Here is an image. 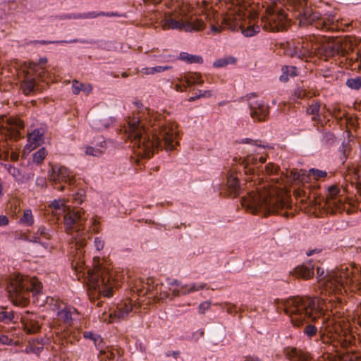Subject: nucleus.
Wrapping results in <instances>:
<instances>
[{
  "label": "nucleus",
  "mask_w": 361,
  "mask_h": 361,
  "mask_svg": "<svg viewBox=\"0 0 361 361\" xmlns=\"http://www.w3.org/2000/svg\"><path fill=\"white\" fill-rule=\"evenodd\" d=\"M317 278L321 286L319 298L293 297L282 300L281 305L294 326H299L308 319L314 321L322 317L321 328L330 337L336 338L341 335L343 326L333 307L343 304L348 290L356 292L361 289V268L350 264L325 273L323 268L318 267Z\"/></svg>",
  "instance_id": "f257e3e1"
},
{
  "label": "nucleus",
  "mask_w": 361,
  "mask_h": 361,
  "mask_svg": "<svg viewBox=\"0 0 361 361\" xmlns=\"http://www.w3.org/2000/svg\"><path fill=\"white\" fill-rule=\"evenodd\" d=\"M125 132L135 152L142 157L149 158L159 147L161 140H164L167 151L173 150L178 145V133L173 125H162L160 130L154 128L148 133L140 117H133L128 121Z\"/></svg>",
  "instance_id": "f03ea898"
},
{
  "label": "nucleus",
  "mask_w": 361,
  "mask_h": 361,
  "mask_svg": "<svg viewBox=\"0 0 361 361\" xmlns=\"http://www.w3.org/2000/svg\"><path fill=\"white\" fill-rule=\"evenodd\" d=\"M285 195L283 189L276 183H259L243 198L242 205L252 213L275 212L284 206Z\"/></svg>",
  "instance_id": "7ed1b4c3"
},
{
  "label": "nucleus",
  "mask_w": 361,
  "mask_h": 361,
  "mask_svg": "<svg viewBox=\"0 0 361 361\" xmlns=\"http://www.w3.org/2000/svg\"><path fill=\"white\" fill-rule=\"evenodd\" d=\"M342 39L338 37L309 36L294 47L292 56L302 58L318 55L329 58L344 51Z\"/></svg>",
  "instance_id": "20e7f679"
},
{
  "label": "nucleus",
  "mask_w": 361,
  "mask_h": 361,
  "mask_svg": "<svg viewBox=\"0 0 361 361\" xmlns=\"http://www.w3.org/2000/svg\"><path fill=\"white\" fill-rule=\"evenodd\" d=\"M49 207L55 215L65 213L64 226L67 233L71 235L76 250H80L83 248L87 243V236L83 232V226L86 220L85 212L80 209L71 212L69 207L63 199L53 200Z\"/></svg>",
  "instance_id": "39448f33"
},
{
  "label": "nucleus",
  "mask_w": 361,
  "mask_h": 361,
  "mask_svg": "<svg viewBox=\"0 0 361 361\" xmlns=\"http://www.w3.org/2000/svg\"><path fill=\"white\" fill-rule=\"evenodd\" d=\"M87 283L92 295L96 296L102 295L110 298L113 291L118 286V279L116 278L114 271L104 264H99L94 269H87Z\"/></svg>",
  "instance_id": "423d86ee"
},
{
  "label": "nucleus",
  "mask_w": 361,
  "mask_h": 361,
  "mask_svg": "<svg viewBox=\"0 0 361 361\" xmlns=\"http://www.w3.org/2000/svg\"><path fill=\"white\" fill-rule=\"evenodd\" d=\"M42 285L35 278L23 277L16 275L8 286V292L12 302L16 305H25L32 293L33 297L41 296Z\"/></svg>",
  "instance_id": "0eeeda50"
},
{
  "label": "nucleus",
  "mask_w": 361,
  "mask_h": 361,
  "mask_svg": "<svg viewBox=\"0 0 361 361\" xmlns=\"http://www.w3.org/2000/svg\"><path fill=\"white\" fill-rule=\"evenodd\" d=\"M160 24L164 30H180L188 32L203 30L205 27L202 20H192L183 9L166 13Z\"/></svg>",
  "instance_id": "6e6552de"
},
{
  "label": "nucleus",
  "mask_w": 361,
  "mask_h": 361,
  "mask_svg": "<svg viewBox=\"0 0 361 361\" xmlns=\"http://www.w3.org/2000/svg\"><path fill=\"white\" fill-rule=\"evenodd\" d=\"M248 14L245 6L235 5L224 17L222 24L231 30L241 28L244 36L252 37L259 32L260 27L257 25H251L247 28H243V22Z\"/></svg>",
  "instance_id": "1a4fd4ad"
},
{
  "label": "nucleus",
  "mask_w": 361,
  "mask_h": 361,
  "mask_svg": "<svg viewBox=\"0 0 361 361\" xmlns=\"http://www.w3.org/2000/svg\"><path fill=\"white\" fill-rule=\"evenodd\" d=\"M291 6L299 12L300 25L312 24L315 20H319L317 27H326L334 21L333 18H322L317 12H314L312 8L307 6V0H288Z\"/></svg>",
  "instance_id": "9d476101"
},
{
  "label": "nucleus",
  "mask_w": 361,
  "mask_h": 361,
  "mask_svg": "<svg viewBox=\"0 0 361 361\" xmlns=\"http://www.w3.org/2000/svg\"><path fill=\"white\" fill-rule=\"evenodd\" d=\"M264 29L272 32L279 31L286 27L288 23L285 12L278 6L267 8V16L262 18Z\"/></svg>",
  "instance_id": "9b49d317"
},
{
  "label": "nucleus",
  "mask_w": 361,
  "mask_h": 361,
  "mask_svg": "<svg viewBox=\"0 0 361 361\" xmlns=\"http://www.w3.org/2000/svg\"><path fill=\"white\" fill-rule=\"evenodd\" d=\"M49 176L50 180L59 190L64 189L63 184L70 185L74 178L73 172L68 168L59 165L51 167L49 172Z\"/></svg>",
  "instance_id": "f8f14e48"
},
{
  "label": "nucleus",
  "mask_w": 361,
  "mask_h": 361,
  "mask_svg": "<svg viewBox=\"0 0 361 361\" xmlns=\"http://www.w3.org/2000/svg\"><path fill=\"white\" fill-rule=\"evenodd\" d=\"M135 307V303L128 298L121 301L116 307L114 313L111 312L108 315L103 314L102 320L108 323L114 322L116 320L123 319L128 317L129 313Z\"/></svg>",
  "instance_id": "ddd939ff"
},
{
  "label": "nucleus",
  "mask_w": 361,
  "mask_h": 361,
  "mask_svg": "<svg viewBox=\"0 0 361 361\" xmlns=\"http://www.w3.org/2000/svg\"><path fill=\"white\" fill-rule=\"evenodd\" d=\"M250 115L254 120L259 121H264L269 114V106L262 100L250 99L249 103Z\"/></svg>",
  "instance_id": "4468645a"
},
{
  "label": "nucleus",
  "mask_w": 361,
  "mask_h": 361,
  "mask_svg": "<svg viewBox=\"0 0 361 361\" xmlns=\"http://www.w3.org/2000/svg\"><path fill=\"white\" fill-rule=\"evenodd\" d=\"M107 148V142L103 137H98L94 139L91 145H84L81 149L86 156L100 157Z\"/></svg>",
  "instance_id": "2eb2a0df"
},
{
  "label": "nucleus",
  "mask_w": 361,
  "mask_h": 361,
  "mask_svg": "<svg viewBox=\"0 0 361 361\" xmlns=\"http://www.w3.org/2000/svg\"><path fill=\"white\" fill-rule=\"evenodd\" d=\"M44 130L43 128L35 129L27 135V142L23 149L24 154H28L43 142V135Z\"/></svg>",
  "instance_id": "dca6fc26"
},
{
  "label": "nucleus",
  "mask_w": 361,
  "mask_h": 361,
  "mask_svg": "<svg viewBox=\"0 0 361 361\" xmlns=\"http://www.w3.org/2000/svg\"><path fill=\"white\" fill-rule=\"evenodd\" d=\"M51 230L44 226H41L38 228L37 231L33 234L30 241L41 245L44 248L48 249L49 242L51 238Z\"/></svg>",
  "instance_id": "f3484780"
},
{
  "label": "nucleus",
  "mask_w": 361,
  "mask_h": 361,
  "mask_svg": "<svg viewBox=\"0 0 361 361\" xmlns=\"http://www.w3.org/2000/svg\"><path fill=\"white\" fill-rule=\"evenodd\" d=\"M77 314L76 309L73 307L61 305L57 307L56 316L58 320L62 321L68 326L71 325L73 320Z\"/></svg>",
  "instance_id": "a211bd4d"
},
{
  "label": "nucleus",
  "mask_w": 361,
  "mask_h": 361,
  "mask_svg": "<svg viewBox=\"0 0 361 361\" xmlns=\"http://www.w3.org/2000/svg\"><path fill=\"white\" fill-rule=\"evenodd\" d=\"M338 193L339 190L336 186L329 188L326 200V205L328 207L335 209H340L341 208L343 200Z\"/></svg>",
  "instance_id": "6ab92c4d"
},
{
  "label": "nucleus",
  "mask_w": 361,
  "mask_h": 361,
  "mask_svg": "<svg viewBox=\"0 0 361 361\" xmlns=\"http://www.w3.org/2000/svg\"><path fill=\"white\" fill-rule=\"evenodd\" d=\"M24 128L23 121L18 118L0 117V129H6L8 131H18Z\"/></svg>",
  "instance_id": "aec40b11"
},
{
  "label": "nucleus",
  "mask_w": 361,
  "mask_h": 361,
  "mask_svg": "<svg viewBox=\"0 0 361 361\" xmlns=\"http://www.w3.org/2000/svg\"><path fill=\"white\" fill-rule=\"evenodd\" d=\"M202 22L204 24V30L207 27V25L209 27V30L207 32L208 35H216L220 33L223 27L219 24V18L215 14H207L206 16V23H204L202 20Z\"/></svg>",
  "instance_id": "412c9836"
},
{
  "label": "nucleus",
  "mask_w": 361,
  "mask_h": 361,
  "mask_svg": "<svg viewBox=\"0 0 361 361\" xmlns=\"http://www.w3.org/2000/svg\"><path fill=\"white\" fill-rule=\"evenodd\" d=\"M309 175H312L316 180L326 177L327 173L325 171L319 169H310L308 171V175L306 174L305 171H300L297 175L294 176V178L302 182H307L310 179Z\"/></svg>",
  "instance_id": "4be33fe9"
},
{
  "label": "nucleus",
  "mask_w": 361,
  "mask_h": 361,
  "mask_svg": "<svg viewBox=\"0 0 361 361\" xmlns=\"http://www.w3.org/2000/svg\"><path fill=\"white\" fill-rule=\"evenodd\" d=\"M286 355L290 361H309L310 355L301 350L295 348L286 349Z\"/></svg>",
  "instance_id": "5701e85b"
},
{
  "label": "nucleus",
  "mask_w": 361,
  "mask_h": 361,
  "mask_svg": "<svg viewBox=\"0 0 361 361\" xmlns=\"http://www.w3.org/2000/svg\"><path fill=\"white\" fill-rule=\"evenodd\" d=\"M227 188L231 195L236 197L240 194L241 186L239 185L235 173L231 172L227 176Z\"/></svg>",
  "instance_id": "b1692460"
},
{
  "label": "nucleus",
  "mask_w": 361,
  "mask_h": 361,
  "mask_svg": "<svg viewBox=\"0 0 361 361\" xmlns=\"http://www.w3.org/2000/svg\"><path fill=\"white\" fill-rule=\"evenodd\" d=\"M313 274V266L311 264L298 266L294 271V274L297 277H301L305 279L311 278Z\"/></svg>",
  "instance_id": "393cba45"
},
{
  "label": "nucleus",
  "mask_w": 361,
  "mask_h": 361,
  "mask_svg": "<svg viewBox=\"0 0 361 361\" xmlns=\"http://www.w3.org/2000/svg\"><path fill=\"white\" fill-rule=\"evenodd\" d=\"M205 286L206 284L202 283H193L186 285L180 283L181 295H187L198 291L203 289Z\"/></svg>",
  "instance_id": "a878e982"
},
{
  "label": "nucleus",
  "mask_w": 361,
  "mask_h": 361,
  "mask_svg": "<svg viewBox=\"0 0 361 361\" xmlns=\"http://www.w3.org/2000/svg\"><path fill=\"white\" fill-rule=\"evenodd\" d=\"M114 120L111 118H104V119H95L92 121V127L97 130H102L104 129H106L109 127L113 123Z\"/></svg>",
  "instance_id": "bb28decb"
},
{
  "label": "nucleus",
  "mask_w": 361,
  "mask_h": 361,
  "mask_svg": "<svg viewBox=\"0 0 361 361\" xmlns=\"http://www.w3.org/2000/svg\"><path fill=\"white\" fill-rule=\"evenodd\" d=\"M19 223L25 226H33L35 219L30 209H26L23 211V216L19 219Z\"/></svg>",
  "instance_id": "cd10ccee"
},
{
  "label": "nucleus",
  "mask_w": 361,
  "mask_h": 361,
  "mask_svg": "<svg viewBox=\"0 0 361 361\" xmlns=\"http://www.w3.org/2000/svg\"><path fill=\"white\" fill-rule=\"evenodd\" d=\"M236 63V59L231 56H226L222 58L216 59L213 63V66L215 68H224L228 65H233Z\"/></svg>",
  "instance_id": "c85d7f7f"
},
{
  "label": "nucleus",
  "mask_w": 361,
  "mask_h": 361,
  "mask_svg": "<svg viewBox=\"0 0 361 361\" xmlns=\"http://www.w3.org/2000/svg\"><path fill=\"white\" fill-rule=\"evenodd\" d=\"M179 59L189 63H202L203 62V59L202 56L190 54L187 52L180 53Z\"/></svg>",
  "instance_id": "c756f323"
},
{
  "label": "nucleus",
  "mask_w": 361,
  "mask_h": 361,
  "mask_svg": "<svg viewBox=\"0 0 361 361\" xmlns=\"http://www.w3.org/2000/svg\"><path fill=\"white\" fill-rule=\"evenodd\" d=\"M282 74L280 75V80L286 82L288 80L289 77H293L297 75V69L295 66H283L281 69Z\"/></svg>",
  "instance_id": "7c9ffc66"
},
{
  "label": "nucleus",
  "mask_w": 361,
  "mask_h": 361,
  "mask_svg": "<svg viewBox=\"0 0 361 361\" xmlns=\"http://www.w3.org/2000/svg\"><path fill=\"white\" fill-rule=\"evenodd\" d=\"M171 67L169 66H158L155 67H147L141 69L140 72L145 75H153L157 73H161L171 69Z\"/></svg>",
  "instance_id": "2f4dec72"
},
{
  "label": "nucleus",
  "mask_w": 361,
  "mask_h": 361,
  "mask_svg": "<svg viewBox=\"0 0 361 361\" xmlns=\"http://www.w3.org/2000/svg\"><path fill=\"white\" fill-rule=\"evenodd\" d=\"M35 85H36L35 80L32 78H27L23 81V84L21 85V88H22L23 92L25 94H28L31 92L35 90Z\"/></svg>",
  "instance_id": "473e14b6"
},
{
  "label": "nucleus",
  "mask_w": 361,
  "mask_h": 361,
  "mask_svg": "<svg viewBox=\"0 0 361 361\" xmlns=\"http://www.w3.org/2000/svg\"><path fill=\"white\" fill-rule=\"evenodd\" d=\"M47 155V152L44 147L40 148L32 154V161L37 164H41Z\"/></svg>",
  "instance_id": "72a5a7b5"
},
{
  "label": "nucleus",
  "mask_w": 361,
  "mask_h": 361,
  "mask_svg": "<svg viewBox=\"0 0 361 361\" xmlns=\"http://www.w3.org/2000/svg\"><path fill=\"white\" fill-rule=\"evenodd\" d=\"M320 110V105L319 103H314L312 105H310L307 109V113L308 114L312 115V120L319 121L320 120V116L319 114Z\"/></svg>",
  "instance_id": "f704fd0d"
},
{
  "label": "nucleus",
  "mask_w": 361,
  "mask_h": 361,
  "mask_svg": "<svg viewBox=\"0 0 361 361\" xmlns=\"http://www.w3.org/2000/svg\"><path fill=\"white\" fill-rule=\"evenodd\" d=\"M243 164L245 169V173H251L254 170L251 165L256 166L257 164V159L253 156H248L244 159Z\"/></svg>",
  "instance_id": "c9c22d12"
},
{
  "label": "nucleus",
  "mask_w": 361,
  "mask_h": 361,
  "mask_svg": "<svg viewBox=\"0 0 361 361\" xmlns=\"http://www.w3.org/2000/svg\"><path fill=\"white\" fill-rule=\"evenodd\" d=\"M5 167L9 174H11L16 181L21 182L23 180V175L18 169L11 164L6 165Z\"/></svg>",
  "instance_id": "e433bc0d"
},
{
  "label": "nucleus",
  "mask_w": 361,
  "mask_h": 361,
  "mask_svg": "<svg viewBox=\"0 0 361 361\" xmlns=\"http://www.w3.org/2000/svg\"><path fill=\"white\" fill-rule=\"evenodd\" d=\"M186 80L189 82V85H202L203 84V80L202 79L201 75L199 73L188 74L187 75Z\"/></svg>",
  "instance_id": "4c0bfd02"
},
{
  "label": "nucleus",
  "mask_w": 361,
  "mask_h": 361,
  "mask_svg": "<svg viewBox=\"0 0 361 361\" xmlns=\"http://www.w3.org/2000/svg\"><path fill=\"white\" fill-rule=\"evenodd\" d=\"M169 289L173 296L181 295L180 282L178 280H173L169 283Z\"/></svg>",
  "instance_id": "58836bf2"
},
{
  "label": "nucleus",
  "mask_w": 361,
  "mask_h": 361,
  "mask_svg": "<svg viewBox=\"0 0 361 361\" xmlns=\"http://www.w3.org/2000/svg\"><path fill=\"white\" fill-rule=\"evenodd\" d=\"M14 319V314L13 312H7L2 310L0 312V322L8 324L12 322Z\"/></svg>",
  "instance_id": "ea45409f"
},
{
  "label": "nucleus",
  "mask_w": 361,
  "mask_h": 361,
  "mask_svg": "<svg viewBox=\"0 0 361 361\" xmlns=\"http://www.w3.org/2000/svg\"><path fill=\"white\" fill-rule=\"evenodd\" d=\"M346 85L351 89L359 90L361 87V78L360 77H356L348 79Z\"/></svg>",
  "instance_id": "a19ab883"
},
{
  "label": "nucleus",
  "mask_w": 361,
  "mask_h": 361,
  "mask_svg": "<svg viewBox=\"0 0 361 361\" xmlns=\"http://www.w3.org/2000/svg\"><path fill=\"white\" fill-rule=\"evenodd\" d=\"M317 332V328L316 327V326L313 324H307L303 330L304 334L307 336L308 338H312V336L316 335Z\"/></svg>",
  "instance_id": "79ce46f5"
},
{
  "label": "nucleus",
  "mask_w": 361,
  "mask_h": 361,
  "mask_svg": "<svg viewBox=\"0 0 361 361\" xmlns=\"http://www.w3.org/2000/svg\"><path fill=\"white\" fill-rule=\"evenodd\" d=\"M212 96L211 92L208 90H199V93L194 96L190 97L188 99L189 102H194L197 99H199L202 97H209Z\"/></svg>",
  "instance_id": "37998d69"
},
{
  "label": "nucleus",
  "mask_w": 361,
  "mask_h": 361,
  "mask_svg": "<svg viewBox=\"0 0 361 361\" xmlns=\"http://www.w3.org/2000/svg\"><path fill=\"white\" fill-rule=\"evenodd\" d=\"M143 115L145 116V119L146 120V122H148L149 125L152 126H154L155 123L153 122L152 119L156 118V115L154 113L149 110L147 109L145 112L143 113Z\"/></svg>",
  "instance_id": "c03bdc74"
},
{
  "label": "nucleus",
  "mask_w": 361,
  "mask_h": 361,
  "mask_svg": "<svg viewBox=\"0 0 361 361\" xmlns=\"http://www.w3.org/2000/svg\"><path fill=\"white\" fill-rule=\"evenodd\" d=\"M82 83L74 80L72 83V92L74 94H78L82 92Z\"/></svg>",
  "instance_id": "a18cd8bd"
},
{
  "label": "nucleus",
  "mask_w": 361,
  "mask_h": 361,
  "mask_svg": "<svg viewBox=\"0 0 361 361\" xmlns=\"http://www.w3.org/2000/svg\"><path fill=\"white\" fill-rule=\"evenodd\" d=\"M85 199V195L82 190L78 191L73 196V202L77 204H81Z\"/></svg>",
  "instance_id": "49530a36"
},
{
  "label": "nucleus",
  "mask_w": 361,
  "mask_h": 361,
  "mask_svg": "<svg viewBox=\"0 0 361 361\" xmlns=\"http://www.w3.org/2000/svg\"><path fill=\"white\" fill-rule=\"evenodd\" d=\"M210 306L211 303L208 301L201 302L198 307V312L202 314H204L210 308Z\"/></svg>",
  "instance_id": "de8ad7c7"
},
{
  "label": "nucleus",
  "mask_w": 361,
  "mask_h": 361,
  "mask_svg": "<svg viewBox=\"0 0 361 361\" xmlns=\"http://www.w3.org/2000/svg\"><path fill=\"white\" fill-rule=\"evenodd\" d=\"M83 336L86 338H90L93 340L97 345V341H101V337L97 334H94L90 331L84 332Z\"/></svg>",
  "instance_id": "09e8293b"
},
{
  "label": "nucleus",
  "mask_w": 361,
  "mask_h": 361,
  "mask_svg": "<svg viewBox=\"0 0 361 361\" xmlns=\"http://www.w3.org/2000/svg\"><path fill=\"white\" fill-rule=\"evenodd\" d=\"M99 16H104V13H96L95 12L80 14L77 16L79 18H94Z\"/></svg>",
  "instance_id": "8fccbe9b"
},
{
  "label": "nucleus",
  "mask_w": 361,
  "mask_h": 361,
  "mask_svg": "<svg viewBox=\"0 0 361 361\" xmlns=\"http://www.w3.org/2000/svg\"><path fill=\"white\" fill-rule=\"evenodd\" d=\"M94 247L97 250L99 251L104 248V242L102 240L101 238L97 237L94 241Z\"/></svg>",
  "instance_id": "3c124183"
},
{
  "label": "nucleus",
  "mask_w": 361,
  "mask_h": 361,
  "mask_svg": "<svg viewBox=\"0 0 361 361\" xmlns=\"http://www.w3.org/2000/svg\"><path fill=\"white\" fill-rule=\"evenodd\" d=\"M12 340L6 335H0V344L11 345Z\"/></svg>",
  "instance_id": "603ef678"
},
{
  "label": "nucleus",
  "mask_w": 361,
  "mask_h": 361,
  "mask_svg": "<svg viewBox=\"0 0 361 361\" xmlns=\"http://www.w3.org/2000/svg\"><path fill=\"white\" fill-rule=\"evenodd\" d=\"M92 90V85L89 83H82V92L85 94H90Z\"/></svg>",
  "instance_id": "864d4df0"
},
{
  "label": "nucleus",
  "mask_w": 361,
  "mask_h": 361,
  "mask_svg": "<svg viewBox=\"0 0 361 361\" xmlns=\"http://www.w3.org/2000/svg\"><path fill=\"white\" fill-rule=\"evenodd\" d=\"M36 185L40 187H44L47 185L46 179L43 177H38L36 179Z\"/></svg>",
  "instance_id": "5fc2aeb1"
},
{
  "label": "nucleus",
  "mask_w": 361,
  "mask_h": 361,
  "mask_svg": "<svg viewBox=\"0 0 361 361\" xmlns=\"http://www.w3.org/2000/svg\"><path fill=\"white\" fill-rule=\"evenodd\" d=\"M8 222V219L6 216L0 215V226H6Z\"/></svg>",
  "instance_id": "6e6d98bb"
},
{
  "label": "nucleus",
  "mask_w": 361,
  "mask_h": 361,
  "mask_svg": "<svg viewBox=\"0 0 361 361\" xmlns=\"http://www.w3.org/2000/svg\"><path fill=\"white\" fill-rule=\"evenodd\" d=\"M359 312H360L357 315V324H359L360 329V332L358 334H359V338L361 341V306H360V309Z\"/></svg>",
  "instance_id": "4d7b16f0"
},
{
  "label": "nucleus",
  "mask_w": 361,
  "mask_h": 361,
  "mask_svg": "<svg viewBox=\"0 0 361 361\" xmlns=\"http://www.w3.org/2000/svg\"><path fill=\"white\" fill-rule=\"evenodd\" d=\"M174 89L177 92H184L185 90V87L184 86H182L180 85V84H176L175 86H174Z\"/></svg>",
  "instance_id": "13d9d810"
},
{
  "label": "nucleus",
  "mask_w": 361,
  "mask_h": 361,
  "mask_svg": "<svg viewBox=\"0 0 361 361\" xmlns=\"http://www.w3.org/2000/svg\"><path fill=\"white\" fill-rule=\"evenodd\" d=\"M179 354L178 351H173L171 353L167 354V355H172L174 358H177Z\"/></svg>",
  "instance_id": "bf43d9fd"
},
{
  "label": "nucleus",
  "mask_w": 361,
  "mask_h": 361,
  "mask_svg": "<svg viewBox=\"0 0 361 361\" xmlns=\"http://www.w3.org/2000/svg\"><path fill=\"white\" fill-rule=\"evenodd\" d=\"M247 361H260L257 357H248L246 358Z\"/></svg>",
  "instance_id": "052dcab7"
},
{
  "label": "nucleus",
  "mask_w": 361,
  "mask_h": 361,
  "mask_svg": "<svg viewBox=\"0 0 361 361\" xmlns=\"http://www.w3.org/2000/svg\"><path fill=\"white\" fill-rule=\"evenodd\" d=\"M77 42V39H73V40H71V41H58V42H55L56 43H70V42Z\"/></svg>",
  "instance_id": "680f3d73"
},
{
  "label": "nucleus",
  "mask_w": 361,
  "mask_h": 361,
  "mask_svg": "<svg viewBox=\"0 0 361 361\" xmlns=\"http://www.w3.org/2000/svg\"><path fill=\"white\" fill-rule=\"evenodd\" d=\"M314 252H316V250H310L307 252V255L310 256V255H313Z\"/></svg>",
  "instance_id": "e2e57ef3"
},
{
  "label": "nucleus",
  "mask_w": 361,
  "mask_h": 361,
  "mask_svg": "<svg viewBox=\"0 0 361 361\" xmlns=\"http://www.w3.org/2000/svg\"><path fill=\"white\" fill-rule=\"evenodd\" d=\"M265 161H266V159H265L264 157H260L259 158V161L261 164L264 163V162H265Z\"/></svg>",
  "instance_id": "0e129e2a"
},
{
  "label": "nucleus",
  "mask_w": 361,
  "mask_h": 361,
  "mask_svg": "<svg viewBox=\"0 0 361 361\" xmlns=\"http://www.w3.org/2000/svg\"><path fill=\"white\" fill-rule=\"evenodd\" d=\"M47 62V59L46 58H42L40 59V63H46Z\"/></svg>",
  "instance_id": "69168bd1"
},
{
  "label": "nucleus",
  "mask_w": 361,
  "mask_h": 361,
  "mask_svg": "<svg viewBox=\"0 0 361 361\" xmlns=\"http://www.w3.org/2000/svg\"><path fill=\"white\" fill-rule=\"evenodd\" d=\"M11 157L13 159L16 160L18 159V155L16 154H13Z\"/></svg>",
  "instance_id": "338daca9"
},
{
  "label": "nucleus",
  "mask_w": 361,
  "mask_h": 361,
  "mask_svg": "<svg viewBox=\"0 0 361 361\" xmlns=\"http://www.w3.org/2000/svg\"><path fill=\"white\" fill-rule=\"evenodd\" d=\"M26 351H27V353L32 352V351H33V350H32V347H28V348H26Z\"/></svg>",
  "instance_id": "774afa93"
}]
</instances>
